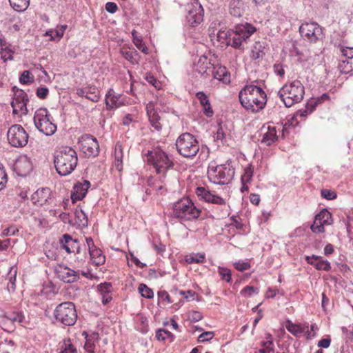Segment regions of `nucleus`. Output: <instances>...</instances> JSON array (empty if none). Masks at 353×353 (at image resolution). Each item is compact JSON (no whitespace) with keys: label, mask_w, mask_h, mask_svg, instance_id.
Wrapping results in <instances>:
<instances>
[{"label":"nucleus","mask_w":353,"mask_h":353,"mask_svg":"<svg viewBox=\"0 0 353 353\" xmlns=\"http://www.w3.org/2000/svg\"><path fill=\"white\" fill-rule=\"evenodd\" d=\"M241 105L248 111L257 112L263 110L267 102L265 92L255 85H245L239 93Z\"/></svg>","instance_id":"nucleus-1"},{"label":"nucleus","mask_w":353,"mask_h":353,"mask_svg":"<svg viewBox=\"0 0 353 353\" xmlns=\"http://www.w3.org/2000/svg\"><path fill=\"white\" fill-rule=\"evenodd\" d=\"M78 163L77 152L71 147L65 146L57 150L54 163L57 173L62 176L70 174Z\"/></svg>","instance_id":"nucleus-2"},{"label":"nucleus","mask_w":353,"mask_h":353,"mask_svg":"<svg viewBox=\"0 0 353 353\" xmlns=\"http://www.w3.org/2000/svg\"><path fill=\"white\" fill-rule=\"evenodd\" d=\"M256 31L255 27L252 25L245 23L238 24L231 32L218 33V37L221 39H228L227 44L234 48L241 49L243 43Z\"/></svg>","instance_id":"nucleus-3"},{"label":"nucleus","mask_w":353,"mask_h":353,"mask_svg":"<svg viewBox=\"0 0 353 353\" xmlns=\"http://www.w3.org/2000/svg\"><path fill=\"white\" fill-rule=\"evenodd\" d=\"M305 88L299 80L285 83L279 91L278 95L288 108L302 101Z\"/></svg>","instance_id":"nucleus-4"},{"label":"nucleus","mask_w":353,"mask_h":353,"mask_svg":"<svg viewBox=\"0 0 353 353\" xmlns=\"http://www.w3.org/2000/svg\"><path fill=\"white\" fill-rule=\"evenodd\" d=\"M54 322L64 326H72L77 319V312L75 305L70 301L63 302L54 309Z\"/></svg>","instance_id":"nucleus-5"},{"label":"nucleus","mask_w":353,"mask_h":353,"mask_svg":"<svg viewBox=\"0 0 353 353\" xmlns=\"http://www.w3.org/2000/svg\"><path fill=\"white\" fill-rule=\"evenodd\" d=\"M33 121L36 128L46 136H51L57 131V125L46 108L37 109L34 112Z\"/></svg>","instance_id":"nucleus-6"},{"label":"nucleus","mask_w":353,"mask_h":353,"mask_svg":"<svg viewBox=\"0 0 353 353\" xmlns=\"http://www.w3.org/2000/svg\"><path fill=\"white\" fill-rule=\"evenodd\" d=\"M173 213L181 221H192L199 218L201 210L188 198H183L174 204Z\"/></svg>","instance_id":"nucleus-7"},{"label":"nucleus","mask_w":353,"mask_h":353,"mask_svg":"<svg viewBox=\"0 0 353 353\" xmlns=\"http://www.w3.org/2000/svg\"><path fill=\"white\" fill-rule=\"evenodd\" d=\"M178 152L185 158H193L199 151V144L195 137L188 132L181 134L176 141Z\"/></svg>","instance_id":"nucleus-8"},{"label":"nucleus","mask_w":353,"mask_h":353,"mask_svg":"<svg viewBox=\"0 0 353 353\" xmlns=\"http://www.w3.org/2000/svg\"><path fill=\"white\" fill-rule=\"evenodd\" d=\"M147 158L148 162L154 166L158 174L165 173L167 169L172 165L168 155L160 149L149 150L147 153Z\"/></svg>","instance_id":"nucleus-9"},{"label":"nucleus","mask_w":353,"mask_h":353,"mask_svg":"<svg viewBox=\"0 0 353 353\" xmlns=\"http://www.w3.org/2000/svg\"><path fill=\"white\" fill-rule=\"evenodd\" d=\"M234 174V171L225 165H210L208 169L209 179L215 184L228 183Z\"/></svg>","instance_id":"nucleus-10"},{"label":"nucleus","mask_w":353,"mask_h":353,"mask_svg":"<svg viewBox=\"0 0 353 353\" xmlns=\"http://www.w3.org/2000/svg\"><path fill=\"white\" fill-rule=\"evenodd\" d=\"M9 143L15 148H22L28 143L29 136L19 124L12 125L7 133Z\"/></svg>","instance_id":"nucleus-11"},{"label":"nucleus","mask_w":353,"mask_h":353,"mask_svg":"<svg viewBox=\"0 0 353 353\" xmlns=\"http://www.w3.org/2000/svg\"><path fill=\"white\" fill-rule=\"evenodd\" d=\"M299 32L301 37L310 43H316L323 37V28L315 22L302 23Z\"/></svg>","instance_id":"nucleus-12"},{"label":"nucleus","mask_w":353,"mask_h":353,"mask_svg":"<svg viewBox=\"0 0 353 353\" xmlns=\"http://www.w3.org/2000/svg\"><path fill=\"white\" fill-rule=\"evenodd\" d=\"M188 14L186 20L190 26H196L200 24L204 17V10L199 0H191L186 6Z\"/></svg>","instance_id":"nucleus-13"},{"label":"nucleus","mask_w":353,"mask_h":353,"mask_svg":"<svg viewBox=\"0 0 353 353\" xmlns=\"http://www.w3.org/2000/svg\"><path fill=\"white\" fill-rule=\"evenodd\" d=\"M19 92V94H13L12 97V114H18L21 112L22 114L26 115L28 112L27 104L29 102V98L25 91Z\"/></svg>","instance_id":"nucleus-14"},{"label":"nucleus","mask_w":353,"mask_h":353,"mask_svg":"<svg viewBox=\"0 0 353 353\" xmlns=\"http://www.w3.org/2000/svg\"><path fill=\"white\" fill-rule=\"evenodd\" d=\"M80 144L83 152L89 156H97L99 152V143L94 137L85 134L82 137Z\"/></svg>","instance_id":"nucleus-15"},{"label":"nucleus","mask_w":353,"mask_h":353,"mask_svg":"<svg viewBox=\"0 0 353 353\" xmlns=\"http://www.w3.org/2000/svg\"><path fill=\"white\" fill-rule=\"evenodd\" d=\"M195 193L198 198L201 200H203L206 202H209L213 204H216L221 207L226 206L225 201L223 198L212 194L210 191L204 187H198L196 189Z\"/></svg>","instance_id":"nucleus-16"},{"label":"nucleus","mask_w":353,"mask_h":353,"mask_svg":"<svg viewBox=\"0 0 353 353\" xmlns=\"http://www.w3.org/2000/svg\"><path fill=\"white\" fill-rule=\"evenodd\" d=\"M61 248L68 253H81L80 242L77 239H73L69 234H63L59 240Z\"/></svg>","instance_id":"nucleus-17"},{"label":"nucleus","mask_w":353,"mask_h":353,"mask_svg":"<svg viewBox=\"0 0 353 353\" xmlns=\"http://www.w3.org/2000/svg\"><path fill=\"white\" fill-rule=\"evenodd\" d=\"M56 273L61 281L67 283H74L80 279L77 272L65 265H59L56 269Z\"/></svg>","instance_id":"nucleus-18"},{"label":"nucleus","mask_w":353,"mask_h":353,"mask_svg":"<svg viewBox=\"0 0 353 353\" xmlns=\"http://www.w3.org/2000/svg\"><path fill=\"white\" fill-rule=\"evenodd\" d=\"M90 186V183L88 180H83L82 183L78 182L73 187L71 192L70 199L72 204L77 201L82 200L86 195L88 190Z\"/></svg>","instance_id":"nucleus-19"},{"label":"nucleus","mask_w":353,"mask_h":353,"mask_svg":"<svg viewBox=\"0 0 353 353\" xmlns=\"http://www.w3.org/2000/svg\"><path fill=\"white\" fill-rule=\"evenodd\" d=\"M14 171L19 176H26L32 170V165L26 156L19 158L14 164Z\"/></svg>","instance_id":"nucleus-20"},{"label":"nucleus","mask_w":353,"mask_h":353,"mask_svg":"<svg viewBox=\"0 0 353 353\" xmlns=\"http://www.w3.org/2000/svg\"><path fill=\"white\" fill-rule=\"evenodd\" d=\"M340 51L342 55L344 57V59L341 61L340 67L342 68L344 72H349L353 70V48H340Z\"/></svg>","instance_id":"nucleus-21"},{"label":"nucleus","mask_w":353,"mask_h":353,"mask_svg":"<svg viewBox=\"0 0 353 353\" xmlns=\"http://www.w3.org/2000/svg\"><path fill=\"white\" fill-rule=\"evenodd\" d=\"M305 261L318 270L330 271L331 269L330 263L327 260H323L320 256L314 254L307 256H305Z\"/></svg>","instance_id":"nucleus-22"},{"label":"nucleus","mask_w":353,"mask_h":353,"mask_svg":"<svg viewBox=\"0 0 353 353\" xmlns=\"http://www.w3.org/2000/svg\"><path fill=\"white\" fill-rule=\"evenodd\" d=\"M77 94L79 97H84L92 101L99 100V90L95 86L88 85L77 89Z\"/></svg>","instance_id":"nucleus-23"},{"label":"nucleus","mask_w":353,"mask_h":353,"mask_svg":"<svg viewBox=\"0 0 353 353\" xmlns=\"http://www.w3.org/2000/svg\"><path fill=\"white\" fill-rule=\"evenodd\" d=\"M245 9L246 6L245 5L243 1L230 0L229 4V10L232 16L238 18L241 17L244 14Z\"/></svg>","instance_id":"nucleus-24"},{"label":"nucleus","mask_w":353,"mask_h":353,"mask_svg":"<svg viewBox=\"0 0 353 353\" xmlns=\"http://www.w3.org/2000/svg\"><path fill=\"white\" fill-rule=\"evenodd\" d=\"M97 291L103 305H106L110 302V283L104 282L97 286Z\"/></svg>","instance_id":"nucleus-25"},{"label":"nucleus","mask_w":353,"mask_h":353,"mask_svg":"<svg viewBox=\"0 0 353 353\" xmlns=\"http://www.w3.org/2000/svg\"><path fill=\"white\" fill-rule=\"evenodd\" d=\"M212 74L214 79L221 81L225 83L230 82V74L225 66H214L212 70Z\"/></svg>","instance_id":"nucleus-26"},{"label":"nucleus","mask_w":353,"mask_h":353,"mask_svg":"<svg viewBox=\"0 0 353 353\" xmlns=\"http://www.w3.org/2000/svg\"><path fill=\"white\" fill-rule=\"evenodd\" d=\"M196 97L199 99L201 105L203 107L204 114L208 117H211L214 112L207 95L203 92H199L196 93Z\"/></svg>","instance_id":"nucleus-27"},{"label":"nucleus","mask_w":353,"mask_h":353,"mask_svg":"<svg viewBox=\"0 0 353 353\" xmlns=\"http://www.w3.org/2000/svg\"><path fill=\"white\" fill-rule=\"evenodd\" d=\"M74 224L78 227L84 228L88 225V219L82 209L81 205H78L74 210Z\"/></svg>","instance_id":"nucleus-28"},{"label":"nucleus","mask_w":353,"mask_h":353,"mask_svg":"<svg viewBox=\"0 0 353 353\" xmlns=\"http://www.w3.org/2000/svg\"><path fill=\"white\" fill-rule=\"evenodd\" d=\"M278 139L275 127H268L266 132L263 133L261 143L270 146Z\"/></svg>","instance_id":"nucleus-29"},{"label":"nucleus","mask_w":353,"mask_h":353,"mask_svg":"<svg viewBox=\"0 0 353 353\" xmlns=\"http://www.w3.org/2000/svg\"><path fill=\"white\" fill-rule=\"evenodd\" d=\"M17 274V268L15 266H11L6 278V279L8 281L7 290L9 292H14L16 290Z\"/></svg>","instance_id":"nucleus-30"},{"label":"nucleus","mask_w":353,"mask_h":353,"mask_svg":"<svg viewBox=\"0 0 353 353\" xmlns=\"http://www.w3.org/2000/svg\"><path fill=\"white\" fill-rule=\"evenodd\" d=\"M89 254L91 261L96 265H102L105 261V257L103 254L102 250L97 247L90 250Z\"/></svg>","instance_id":"nucleus-31"},{"label":"nucleus","mask_w":353,"mask_h":353,"mask_svg":"<svg viewBox=\"0 0 353 353\" xmlns=\"http://www.w3.org/2000/svg\"><path fill=\"white\" fill-rule=\"evenodd\" d=\"M10 6L17 12H23L30 5V0H9Z\"/></svg>","instance_id":"nucleus-32"},{"label":"nucleus","mask_w":353,"mask_h":353,"mask_svg":"<svg viewBox=\"0 0 353 353\" xmlns=\"http://www.w3.org/2000/svg\"><path fill=\"white\" fill-rule=\"evenodd\" d=\"M315 219L325 225H331L333 222L332 214L327 209L322 210L315 216Z\"/></svg>","instance_id":"nucleus-33"},{"label":"nucleus","mask_w":353,"mask_h":353,"mask_svg":"<svg viewBox=\"0 0 353 353\" xmlns=\"http://www.w3.org/2000/svg\"><path fill=\"white\" fill-rule=\"evenodd\" d=\"M37 192H41V194H39V200H40V206H42L46 204L51 203L52 192L49 188H42L41 189H38Z\"/></svg>","instance_id":"nucleus-34"},{"label":"nucleus","mask_w":353,"mask_h":353,"mask_svg":"<svg viewBox=\"0 0 353 353\" xmlns=\"http://www.w3.org/2000/svg\"><path fill=\"white\" fill-rule=\"evenodd\" d=\"M5 318L12 323L17 322L19 324L26 323V317L22 312H12L5 314Z\"/></svg>","instance_id":"nucleus-35"},{"label":"nucleus","mask_w":353,"mask_h":353,"mask_svg":"<svg viewBox=\"0 0 353 353\" xmlns=\"http://www.w3.org/2000/svg\"><path fill=\"white\" fill-rule=\"evenodd\" d=\"M114 157H115V166L118 171L121 172L123 169L122 165V158H123V152L121 149V145L119 144H117L115 146L114 151Z\"/></svg>","instance_id":"nucleus-36"},{"label":"nucleus","mask_w":353,"mask_h":353,"mask_svg":"<svg viewBox=\"0 0 353 353\" xmlns=\"http://www.w3.org/2000/svg\"><path fill=\"white\" fill-rule=\"evenodd\" d=\"M14 54V50L12 48V45L8 47H3V48H2L0 52L1 58L2 59L4 63H6L8 61L13 60Z\"/></svg>","instance_id":"nucleus-37"},{"label":"nucleus","mask_w":353,"mask_h":353,"mask_svg":"<svg viewBox=\"0 0 353 353\" xmlns=\"http://www.w3.org/2000/svg\"><path fill=\"white\" fill-rule=\"evenodd\" d=\"M133 42L137 48L141 51L142 52L147 53L148 48L145 46V44L142 41L141 37L139 36L137 31L133 30L132 32Z\"/></svg>","instance_id":"nucleus-38"},{"label":"nucleus","mask_w":353,"mask_h":353,"mask_svg":"<svg viewBox=\"0 0 353 353\" xmlns=\"http://www.w3.org/2000/svg\"><path fill=\"white\" fill-rule=\"evenodd\" d=\"M286 329L294 336H298L304 332V329L301 325L294 324L290 321H287Z\"/></svg>","instance_id":"nucleus-39"},{"label":"nucleus","mask_w":353,"mask_h":353,"mask_svg":"<svg viewBox=\"0 0 353 353\" xmlns=\"http://www.w3.org/2000/svg\"><path fill=\"white\" fill-rule=\"evenodd\" d=\"M19 82L23 85H28L34 82V76L29 70H24L19 76Z\"/></svg>","instance_id":"nucleus-40"},{"label":"nucleus","mask_w":353,"mask_h":353,"mask_svg":"<svg viewBox=\"0 0 353 353\" xmlns=\"http://www.w3.org/2000/svg\"><path fill=\"white\" fill-rule=\"evenodd\" d=\"M120 53L126 60L129 61L132 63L135 61L134 56L137 54L136 50H132L130 48H121Z\"/></svg>","instance_id":"nucleus-41"},{"label":"nucleus","mask_w":353,"mask_h":353,"mask_svg":"<svg viewBox=\"0 0 353 353\" xmlns=\"http://www.w3.org/2000/svg\"><path fill=\"white\" fill-rule=\"evenodd\" d=\"M60 353H77V349L70 339L64 340Z\"/></svg>","instance_id":"nucleus-42"},{"label":"nucleus","mask_w":353,"mask_h":353,"mask_svg":"<svg viewBox=\"0 0 353 353\" xmlns=\"http://www.w3.org/2000/svg\"><path fill=\"white\" fill-rule=\"evenodd\" d=\"M151 125L157 131H160L162 128V125L160 122L161 117L159 114L154 115H150L148 117Z\"/></svg>","instance_id":"nucleus-43"},{"label":"nucleus","mask_w":353,"mask_h":353,"mask_svg":"<svg viewBox=\"0 0 353 353\" xmlns=\"http://www.w3.org/2000/svg\"><path fill=\"white\" fill-rule=\"evenodd\" d=\"M139 291L141 296L146 299H152L154 296L153 291L144 283L139 285Z\"/></svg>","instance_id":"nucleus-44"},{"label":"nucleus","mask_w":353,"mask_h":353,"mask_svg":"<svg viewBox=\"0 0 353 353\" xmlns=\"http://www.w3.org/2000/svg\"><path fill=\"white\" fill-rule=\"evenodd\" d=\"M204 258V255L200 254H190L185 257V261L190 264L199 263L203 261Z\"/></svg>","instance_id":"nucleus-45"},{"label":"nucleus","mask_w":353,"mask_h":353,"mask_svg":"<svg viewBox=\"0 0 353 353\" xmlns=\"http://www.w3.org/2000/svg\"><path fill=\"white\" fill-rule=\"evenodd\" d=\"M218 272L223 280L226 282H230L231 281V271L228 268L219 267Z\"/></svg>","instance_id":"nucleus-46"},{"label":"nucleus","mask_w":353,"mask_h":353,"mask_svg":"<svg viewBox=\"0 0 353 353\" xmlns=\"http://www.w3.org/2000/svg\"><path fill=\"white\" fill-rule=\"evenodd\" d=\"M156 338L158 341H164L166 338H173V334L166 330H158L156 332Z\"/></svg>","instance_id":"nucleus-47"},{"label":"nucleus","mask_w":353,"mask_h":353,"mask_svg":"<svg viewBox=\"0 0 353 353\" xmlns=\"http://www.w3.org/2000/svg\"><path fill=\"white\" fill-rule=\"evenodd\" d=\"M8 182V175L2 165H0V191L5 188Z\"/></svg>","instance_id":"nucleus-48"},{"label":"nucleus","mask_w":353,"mask_h":353,"mask_svg":"<svg viewBox=\"0 0 353 353\" xmlns=\"http://www.w3.org/2000/svg\"><path fill=\"white\" fill-rule=\"evenodd\" d=\"M320 98L311 99L306 105V110L305 112L306 114L311 113L316 108V106L319 103Z\"/></svg>","instance_id":"nucleus-49"},{"label":"nucleus","mask_w":353,"mask_h":353,"mask_svg":"<svg viewBox=\"0 0 353 353\" xmlns=\"http://www.w3.org/2000/svg\"><path fill=\"white\" fill-rule=\"evenodd\" d=\"M324 226H325L324 224H323L321 223H319V221H317L314 218V223L311 225L310 229L314 233H323L325 232Z\"/></svg>","instance_id":"nucleus-50"},{"label":"nucleus","mask_w":353,"mask_h":353,"mask_svg":"<svg viewBox=\"0 0 353 353\" xmlns=\"http://www.w3.org/2000/svg\"><path fill=\"white\" fill-rule=\"evenodd\" d=\"M49 94V89L46 86L39 87L36 90V95L41 99H45Z\"/></svg>","instance_id":"nucleus-51"},{"label":"nucleus","mask_w":353,"mask_h":353,"mask_svg":"<svg viewBox=\"0 0 353 353\" xmlns=\"http://www.w3.org/2000/svg\"><path fill=\"white\" fill-rule=\"evenodd\" d=\"M321 195L323 198L327 200L335 199L337 196L336 193L334 191L328 189H323L321 192Z\"/></svg>","instance_id":"nucleus-52"},{"label":"nucleus","mask_w":353,"mask_h":353,"mask_svg":"<svg viewBox=\"0 0 353 353\" xmlns=\"http://www.w3.org/2000/svg\"><path fill=\"white\" fill-rule=\"evenodd\" d=\"M258 292V289L253 286H246L243 288L241 291V294L243 296H251L254 293Z\"/></svg>","instance_id":"nucleus-53"},{"label":"nucleus","mask_w":353,"mask_h":353,"mask_svg":"<svg viewBox=\"0 0 353 353\" xmlns=\"http://www.w3.org/2000/svg\"><path fill=\"white\" fill-rule=\"evenodd\" d=\"M253 174V170L251 166L245 169L243 175L241 177V181L243 184L250 181Z\"/></svg>","instance_id":"nucleus-54"},{"label":"nucleus","mask_w":353,"mask_h":353,"mask_svg":"<svg viewBox=\"0 0 353 353\" xmlns=\"http://www.w3.org/2000/svg\"><path fill=\"white\" fill-rule=\"evenodd\" d=\"M214 335L212 332H204L199 336L198 341L200 343L208 341L214 337Z\"/></svg>","instance_id":"nucleus-55"},{"label":"nucleus","mask_w":353,"mask_h":353,"mask_svg":"<svg viewBox=\"0 0 353 353\" xmlns=\"http://www.w3.org/2000/svg\"><path fill=\"white\" fill-rule=\"evenodd\" d=\"M236 270L240 272L247 270L250 268V265L248 262L238 261L234 263Z\"/></svg>","instance_id":"nucleus-56"},{"label":"nucleus","mask_w":353,"mask_h":353,"mask_svg":"<svg viewBox=\"0 0 353 353\" xmlns=\"http://www.w3.org/2000/svg\"><path fill=\"white\" fill-rule=\"evenodd\" d=\"M82 335L84 336L85 341L92 343H94L99 338V334L97 332L88 334L86 331H83Z\"/></svg>","instance_id":"nucleus-57"},{"label":"nucleus","mask_w":353,"mask_h":353,"mask_svg":"<svg viewBox=\"0 0 353 353\" xmlns=\"http://www.w3.org/2000/svg\"><path fill=\"white\" fill-rule=\"evenodd\" d=\"M331 343V339L330 336H327V338L322 339L318 342V347H323V348H327L330 347Z\"/></svg>","instance_id":"nucleus-58"},{"label":"nucleus","mask_w":353,"mask_h":353,"mask_svg":"<svg viewBox=\"0 0 353 353\" xmlns=\"http://www.w3.org/2000/svg\"><path fill=\"white\" fill-rule=\"evenodd\" d=\"M262 345L263 346V349L265 350L266 353H273V342L272 341H268L262 343Z\"/></svg>","instance_id":"nucleus-59"},{"label":"nucleus","mask_w":353,"mask_h":353,"mask_svg":"<svg viewBox=\"0 0 353 353\" xmlns=\"http://www.w3.org/2000/svg\"><path fill=\"white\" fill-rule=\"evenodd\" d=\"M146 112L148 117H149L150 115H154L155 114H157V112L154 108V103L152 101L149 102L146 105Z\"/></svg>","instance_id":"nucleus-60"},{"label":"nucleus","mask_w":353,"mask_h":353,"mask_svg":"<svg viewBox=\"0 0 353 353\" xmlns=\"http://www.w3.org/2000/svg\"><path fill=\"white\" fill-rule=\"evenodd\" d=\"M158 296L163 301H167L168 303H172V301L170 300V295L165 290L159 291L158 292Z\"/></svg>","instance_id":"nucleus-61"},{"label":"nucleus","mask_w":353,"mask_h":353,"mask_svg":"<svg viewBox=\"0 0 353 353\" xmlns=\"http://www.w3.org/2000/svg\"><path fill=\"white\" fill-rule=\"evenodd\" d=\"M264 54V52L262 50L257 49L256 47L252 51V58L253 59H258L262 57Z\"/></svg>","instance_id":"nucleus-62"},{"label":"nucleus","mask_w":353,"mask_h":353,"mask_svg":"<svg viewBox=\"0 0 353 353\" xmlns=\"http://www.w3.org/2000/svg\"><path fill=\"white\" fill-rule=\"evenodd\" d=\"M180 294L183 295V298L185 299L187 301H190L193 299V297L195 294V293L191 290L180 291Z\"/></svg>","instance_id":"nucleus-63"},{"label":"nucleus","mask_w":353,"mask_h":353,"mask_svg":"<svg viewBox=\"0 0 353 353\" xmlns=\"http://www.w3.org/2000/svg\"><path fill=\"white\" fill-rule=\"evenodd\" d=\"M68 26L67 25H61L56 29V34H54V37H63L64 34L65 30L67 29Z\"/></svg>","instance_id":"nucleus-64"}]
</instances>
